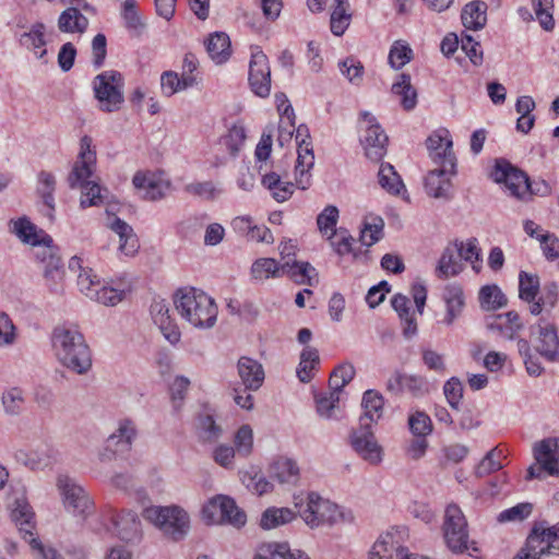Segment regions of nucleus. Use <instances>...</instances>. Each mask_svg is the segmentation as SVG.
Wrapping results in <instances>:
<instances>
[{
	"label": "nucleus",
	"mask_w": 559,
	"mask_h": 559,
	"mask_svg": "<svg viewBox=\"0 0 559 559\" xmlns=\"http://www.w3.org/2000/svg\"><path fill=\"white\" fill-rule=\"evenodd\" d=\"M51 342L56 357L62 366L78 374H84L91 369L90 347L76 328L67 325L55 328Z\"/></svg>",
	"instance_id": "1"
},
{
	"label": "nucleus",
	"mask_w": 559,
	"mask_h": 559,
	"mask_svg": "<svg viewBox=\"0 0 559 559\" xmlns=\"http://www.w3.org/2000/svg\"><path fill=\"white\" fill-rule=\"evenodd\" d=\"M177 312L189 324L198 329L214 326L217 319V305L214 299L195 288L178 289L174 297Z\"/></svg>",
	"instance_id": "2"
},
{
	"label": "nucleus",
	"mask_w": 559,
	"mask_h": 559,
	"mask_svg": "<svg viewBox=\"0 0 559 559\" xmlns=\"http://www.w3.org/2000/svg\"><path fill=\"white\" fill-rule=\"evenodd\" d=\"M142 515L173 542L182 540L190 531V516L179 506H152L145 508Z\"/></svg>",
	"instance_id": "3"
},
{
	"label": "nucleus",
	"mask_w": 559,
	"mask_h": 559,
	"mask_svg": "<svg viewBox=\"0 0 559 559\" xmlns=\"http://www.w3.org/2000/svg\"><path fill=\"white\" fill-rule=\"evenodd\" d=\"M442 530L445 544L451 551L468 555L478 551L477 543L469 540L467 521L457 504L450 503L445 508Z\"/></svg>",
	"instance_id": "4"
},
{
	"label": "nucleus",
	"mask_w": 559,
	"mask_h": 559,
	"mask_svg": "<svg viewBox=\"0 0 559 559\" xmlns=\"http://www.w3.org/2000/svg\"><path fill=\"white\" fill-rule=\"evenodd\" d=\"M295 507L298 508L299 515L311 528L324 524L332 525L342 518L335 503L323 499L316 492H309L306 500L295 497Z\"/></svg>",
	"instance_id": "5"
},
{
	"label": "nucleus",
	"mask_w": 559,
	"mask_h": 559,
	"mask_svg": "<svg viewBox=\"0 0 559 559\" xmlns=\"http://www.w3.org/2000/svg\"><path fill=\"white\" fill-rule=\"evenodd\" d=\"M123 85L122 74L115 70L95 76L93 90L102 111L115 112L121 108L124 102Z\"/></svg>",
	"instance_id": "6"
},
{
	"label": "nucleus",
	"mask_w": 559,
	"mask_h": 559,
	"mask_svg": "<svg viewBox=\"0 0 559 559\" xmlns=\"http://www.w3.org/2000/svg\"><path fill=\"white\" fill-rule=\"evenodd\" d=\"M202 518L206 524H230L241 527L247 522L246 513L235 500L223 495L211 498L202 508Z\"/></svg>",
	"instance_id": "7"
},
{
	"label": "nucleus",
	"mask_w": 559,
	"mask_h": 559,
	"mask_svg": "<svg viewBox=\"0 0 559 559\" xmlns=\"http://www.w3.org/2000/svg\"><path fill=\"white\" fill-rule=\"evenodd\" d=\"M12 520L19 527L23 538L29 543L32 549L37 551L41 559H60V555L55 549L45 548L35 537L33 531L35 530V514L29 503L21 498L16 499L13 504Z\"/></svg>",
	"instance_id": "8"
},
{
	"label": "nucleus",
	"mask_w": 559,
	"mask_h": 559,
	"mask_svg": "<svg viewBox=\"0 0 559 559\" xmlns=\"http://www.w3.org/2000/svg\"><path fill=\"white\" fill-rule=\"evenodd\" d=\"M533 559H542L546 555H559V522L547 526L545 523H536L526 538L522 548Z\"/></svg>",
	"instance_id": "9"
},
{
	"label": "nucleus",
	"mask_w": 559,
	"mask_h": 559,
	"mask_svg": "<svg viewBox=\"0 0 559 559\" xmlns=\"http://www.w3.org/2000/svg\"><path fill=\"white\" fill-rule=\"evenodd\" d=\"M360 130L364 132L361 144L366 156L373 162L381 160L386 153L388 136L368 111L360 114Z\"/></svg>",
	"instance_id": "10"
},
{
	"label": "nucleus",
	"mask_w": 559,
	"mask_h": 559,
	"mask_svg": "<svg viewBox=\"0 0 559 559\" xmlns=\"http://www.w3.org/2000/svg\"><path fill=\"white\" fill-rule=\"evenodd\" d=\"M57 487L62 496L63 506L69 512L74 515L86 516L93 511L92 499L84 488L72 478L60 475L57 479Z\"/></svg>",
	"instance_id": "11"
},
{
	"label": "nucleus",
	"mask_w": 559,
	"mask_h": 559,
	"mask_svg": "<svg viewBox=\"0 0 559 559\" xmlns=\"http://www.w3.org/2000/svg\"><path fill=\"white\" fill-rule=\"evenodd\" d=\"M491 178L498 183H504L510 194L525 199L531 193L528 177L525 173L511 165L506 159H498L491 171Z\"/></svg>",
	"instance_id": "12"
},
{
	"label": "nucleus",
	"mask_w": 559,
	"mask_h": 559,
	"mask_svg": "<svg viewBox=\"0 0 559 559\" xmlns=\"http://www.w3.org/2000/svg\"><path fill=\"white\" fill-rule=\"evenodd\" d=\"M559 444L556 439H545L534 447L536 464L527 469L526 479L542 478L543 473L555 476L559 474L557 452Z\"/></svg>",
	"instance_id": "13"
},
{
	"label": "nucleus",
	"mask_w": 559,
	"mask_h": 559,
	"mask_svg": "<svg viewBox=\"0 0 559 559\" xmlns=\"http://www.w3.org/2000/svg\"><path fill=\"white\" fill-rule=\"evenodd\" d=\"M96 152L92 148V138L84 135L80 141V153L68 177L69 186L80 188L87 181L95 180Z\"/></svg>",
	"instance_id": "14"
},
{
	"label": "nucleus",
	"mask_w": 559,
	"mask_h": 559,
	"mask_svg": "<svg viewBox=\"0 0 559 559\" xmlns=\"http://www.w3.org/2000/svg\"><path fill=\"white\" fill-rule=\"evenodd\" d=\"M249 84L255 95L260 97L269 96L271 91V70L266 55L258 47L251 51Z\"/></svg>",
	"instance_id": "15"
},
{
	"label": "nucleus",
	"mask_w": 559,
	"mask_h": 559,
	"mask_svg": "<svg viewBox=\"0 0 559 559\" xmlns=\"http://www.w3.org/2000/svg\"><path fill=\"white\" fill-rule=\"evenodd\" d=\"M532 344L546 360L559 361V337L554 324L542 321L533 328Z\"/></svg>",
	"instance_id": "16"
},
{
	"label": "nucleus",
	"mask_w": 559,
	"mask_h": 559,
	"mask_svg": "<svg viewBox=\"0 0 559 559\" xmlns=\"http://www.w3.org/2000/svg\"><path fill=\"white\" fill-rule=\"evenodd\" d=\"M112 524L114 533L123 542L135 543L142 537L141 521L136 513L130 510L111 509L107 514Z\"/></svg>",
	"instance_id": "17"
},
{
	"label": "nucleus",
	"mask_w": 559,
	"mask_h": 559,
	"mask_svg": "<svg viewBox=\"0 0 559 559\" xmlns=\"http://www.w3.org/2000/svg\"><path fill=\"white\" fill-rule=\"evenodd\" d=\"M132 183L142 193V198L148 201H157L165 198L170 189L169 180L163 174L154 171L135 173Z\"/></svg>",
	"instance_id": "18"
},
{
	"label": "nucleus",
	"mask_w": 559,
	"mask_h": 559,
	"mask_svg": "<svg viewBox=\"0 0 559 559\" xmlns=\"http://www.w3.org/2000/svg\"><path fill=\"white\" fill-rule=\"evenodd\" d=\"M350 444L359 456L371 465H378L382 461L383 450L378 443L370 427H361L354 430L350 436Z\"/></svg>",
	"instance_id": "19"
},
{
	"label": "nucleus",
	"mask_w": 559,
	"mask_h": 559,
	"mask_svg": "<svg viewBox=\"0 0 559 559\" xmlns=\"http://www.w3.org/2000/svg\"><path fill=\"white\" fill-rule=\"evenodd\" d=\"M388 391L394 394L408 393L419 399L430 391L427 379L418 374L395 371L386 381Z\"/></svg>",
	"instance_id": "20"
},
{
	"label": "nucleus",
	"mask_w": 559,
	"mask_h": 559,
	"mask_svg": "<svg viewBox=\"0 0 559 559\" xmlns=\"http://www.w3.org/2000/svg\"><path fill=\"white\" fill-rule=\"evenodd\" d=\"M429 156L436 164L443 167H455V156L452 151V139L449 130L439 129L432 132L426 141Z\"/></svg>",
	"instance_id": "21"
},
{
	"label": "nucleus",
	"mask_w": 559,
	"mask_h": 559,
	"mask_svg": "<svg viewBox=\"0 0 559 559\" xmlns=\"http://www.w3.org/2000/svg\"><path fill=\"white\" fill-rule=\"evenodd\" d=\"M43 242L44 246L38 248L35 254L44 264V275L49 283L50 289L56 290L57 285L63 277V264L56 249L50 246L52 239L47 236L43 238Z\"/></svg>",
	"instance_id": "22"
},
{
	"label": "nucleus",
	"mask_w": 559,
	"mask_h": 559,
	"mask_svg": "<svg viewBox=\"0 0 559 559\" xmlns=\"http://www.w3.org/2000/svg\"><path fill=\"white\" fill-rule=\"evenodd\" d=\"M296 142H297V164L295 167L296 174L300 175V179H297V182L301 186L302 189H306L308 185V177L304 181V176L312 168L314 164V155L311 146V141L309 139L308 129L304 126L297 128L296 133Z\"/></svg>",
	"instance_id": "23"
},
{
	"label": "nucleus",
	"mask_w": 559,
	"mask_h": 559,
	"mask_svg": "<svg viewBox=\"0 0 559 559\" xmlns=\"http://www.w3.org/2000/svg\"><path fill=\"white\" fill-rule=\"evenodd\" d=\"M454 174V168L443 167L430 170L425 178V189L428 195L440 199L450 197L451 181L450 176Z\"/></svg>",
	"instance_id": "24"
},
{
	"label": "nucleus",
	"mask_w": 559,
	"mask_h": 559,
	"mask_svg": "<svg viewBox=\"0 0 559 559\" xmlns=\"http://www.w3.org/2000/svg\"><path fill=\"white\" fill-rule=\"evenodd\" d=\"M138 429L131 419H121L117 430L106 441V448L112 452L128 451L136 438Z\"/></svg>",
	"instance_id": "25"
},
{
	"label": "nucleus",
	"mask_w": 559,
	"mask_h": 559,
	"mask_svg": "<svg viewBox=\"0 0 559 559\" xmlns=\"http://www.w3.org/2000/svg\"><path fill=\"white\" fill-rule=\"evenodd\" d=\"M442 299L445 304V314L441 323L450 326L462 314L465 306L462 287L459 285H448L444 288Z\"/></svg>",
	"instance_id": "26"
},
{
	"label": "nucleus",
	"mask_w": 559,
	"mask_h": 559,
	"mask_svg": "<svg viewBox=\"0 0 559 559\" xmlns=\"http://www.w3.org/2000/svg\"><path fill=\"white\" fill-rule=\"evenodd\" d=\"M108 227L119 236V250L127 257H133L139 248V239L133 228L119 217L110 218Z\"/></svg>",
	"instance_id": "27"
},
{
	"label": "nucleus",
	"mask_w": 559,
	"mask_h": 559,
	"mask_svg": "<svg viewBox=\"0 0 559 559\" xmlns=\"http://www.w3.org/2000/svg\"><path fill=\"white\" fill-rule=\"evenodd\" d=\"M238 374L246 390L255 391L264 381V370L260 362L249 357H241L237 364Z\"/></svg>",
	"instance_id": "28"
},
{
	"label": "nucleus",
	"mask_w": 559,
	"mask_h": 559,
	"mask_svg": "<svg viewBox=\"0 0 559 559\" xmlns=\"http://www.w3.org/2000/svg\"><path fill=\"white\" fill-rule=\"evenodd\" d=\"M361 405L364 407V415L359 419V425L361 427H371L382 416L384 400L378 392L368 390L364 393Z\"/></svg>",
	"instance_id": "29"
},
{
	"label": "nucleus",
	"mask_w": 559,
	"mask_h": 559,
	"mask_svg": "<svg viewBox=\"0 0 559 559\" xmlns=\"http://www.w3.org/2000/svg\"><path fill=\"white\" fill-rule=\"evenodd\" d=\"M282 267V275L286 274L297 284L313 286L318 283L316 269L308 262L286 260Z\"/></svg>",
	"instance_id": "30"
},
{
	"label": "nucleus",
	"mask_w": 559,
	"mask_h": 559,
	"mask_svg": "<svg viewBox=\"0 0 559 559\" xmlns=\"http://www.w3.org/2000/svg\"><path fill=\"white\" fill-rule=\"evenodd\" d=\"M254 559H309V557L300 550H292L287 543H267L259 548Z\"/></svg>",
	"instance_id": "31"
},
{
	"label": "nucleus",
	"mask_w": 559,
	"mask_h": 559,
	"mask_svg": "<svg viewBox=\"0 0 559 559\" xmlns=\"http://www.w3.org/2000/svg\"><path fill=\"white\" fill-rule=\"evenodd\" d=\"M391 304L403 323L404 336L407 338L414 336L417 333V323L414 312L411 310L409 299L404 295L397 294L392 298Z\"/></svg>",
	"instance_id": "32"
},
{
	"label": "nucleus",
	"mask_w": 559,
	"mask_h": 559,
	"mask_svg": "<svg viewBox=\"0 0 559 559\" xmlns=\"http://www.w3.org/2000/svg\"><path fill=\"white\" fill-rule=\"evenodd\" d=\"M270 476L280 484L295 485L299 480V467L295 461L281 457L271 465Z\"/></svg>",
	"instance_id": "33"
},
{
	"label": "nucleus",
	"mask_w": 559,
	"mask_h": 559,
	"mask_svg": "<svg viewBox=\"0 0 559 559\" xmlns=\"http://www.w3.org/2000/svg\"><path fill=\"white\" fill-rule=\"evenodd\" d=\"M461 19L467 29H481L487 22V4L478 0L467 3L462 11Z\"/></svg>",
	"instance_id": "34"
},
{
	"label": "nucleus",
	"mask_w": 559,
	"mask_h": 559,
	"mask_svg": "<svg viewBox=\"0 0 559 559\" xmlns=\"http://www.w3.org/2000/svg\"><path fill=\"white\" fill-rule=\"evenodd\" d=\"M205 45L211 59L217 64L224 63L230 57V39L223 32L210 35Z\"/></svg>",
	"instance_id": "35"
},
{
	"label": "nucleus",
	"mask_w": 559,
	"mask_h": 559,
	"mask_svg": "<svg viewBox=\"0 0 559 559\" xmlns=\"http://www.w3.org/2000/svg\"><path fill=\"white\" fill-rule=\"evenodd\" d=\"M87 26V17L76 8H68L60 14L58 20V28L63 33L82 34L86 31Z\"/></svg>",
	"instance_id": "36"
},
{
	"label": "nucleus",
	"mask_w": 559,
	"mask_h": 559,
	"mask_svg": "<svg viewBox=\"0 0 559 559\" xmlns=\"http://www.w3.org/2000/svg\"><path fill=\"white\" fill-rule=\"evenodd\" d=\"M378 182L390 194L401 195L402 192H405V186L400 175L389 163L381 164L378 171Z\"/></svg>",
	"instance_id": "37"
},
{
	"label": "nucleus",
	"mask_w": 559,
	"mask_h": 559,
	"mask_svg": "<svg viewBox=\"0 0 559 559\" xmlns=\"http://www.w3.org/2000/svg\"><path fill=\"white\" fill-rule=\"evenodd\" d=\"M121 16L128 31L134 35L140 36L145 27L143 17L139 11L136 0H124L121 9Z\"/></svg>",
	"instance_id": "38"
},
{
	"label": "nucleus",
	"mask_w": 559,
	"mask_h": 559,
	"mask_svg": "<svg viewBox=\"0 0 559 559\" xmlns=\"http://www.w3.org/2000/svg\"><path fill=\"white\" fill-rule=\"evenodd\" d=\"M392 93L401 98L405 110H412L417 104V92L411 83V76L402 73L400 80L392 85Z\"/></svg>",
	"instance_id": "39"
},
{
	"label": "nucleus",
	"mask_w": 559,
	"mask_h": 559,
	"mask_svg": "<svg viewBox=\"0 0 559 559\" xmlns=\"http://www.w3.org/2000/svg\"><path fill=\"white\" fill-rule=\"evenodd\" d=\"M282 264L272 258L257 259L251 265V276L255 281H266L282 276Z\"/></svg>",
	"instance_id": "40"
},
{
	"label": "nucleus",
	"mask_w": 559,
	"mask_h": 559,
	"mask_svg": "<svg viewBox=\"0 0 559 559\" xmlns=\"http://www.w3.org/2000/svg\"><path fill=\"white\" fill-rule=\"evenodd\" d=\"M295 516V512L289 508H267L262 513L260 525L264 530H272L292 522Z\"/></svg>",
	"instance_id": "41"
},
{
	"label": "nucleus",
	"mask_w": 559,
	"mask_h": 559,
	"mask_svg": "<svg viewBox=\"0 0 559 559\" xmlns=\"http://www.w3.org/2000/svg\"><path fill=\"white\" fill-rule=\"evenodd\" d=\"M197 84L195 79L189 76L182 78L174 71H166L160 76V86L164 95L173 96L174 94L192 87Z\"/></svg>",
	"instance_id": "42"
},
{
	"label": "nucleus",
	"mask_w": 559,
	"mask_h": 559,
	"mask_svg": "<svg viewBox=\"0 0 559 559\" xmlns=\"http://www.w3.org/2000/svg\"><path fill=\"white\" fill-rule=\"evenodd\" d=\"M455 253L456 249L452 246H448L443 250L436 269V275L439 278L443 280L450 276H455L461 272L462 266L460 261L456 259Z\"/></svg>",
	"instance_id": "43"
},
{
	"label": "nucleus",
	"mask_w": 559,
	"mask_h": 559,
	"mask_svg": "<svg viewBox=\"0 0 559 559\" xmlns=\"http://www.w3.org/2000/svg\"><path fill=\"white\" fill-rule=\"evenodd\" d=\"M262 183L278 202H284L290 198L294 192L292 182L283 181L276 173H270L263 176Z\"/></svg>",
	"instance_id": "44"
},
{
	"label": "nucleus",
	"mask_w": 559,
	"mask_h": 559,
	"mask_svg": "<svg viewBox=\"0 0 559 559\" xmlns=\"http://www.w3.org/2000/svg\"><path fill=\"white\" fill-rule=\"evenodd\" d=\"M479 302L485 310H497L504 307L508 299L497 285H486L479 290Z\"/></svg>",
	"instance_id": "45"
},
{
	"label": "nucleus",
	"mask_w": 559,
	"mask_h": 559,
	"mask_svg": "<svg viewBox=\"0 0 559 559\" xmlns=\"http://www.w3.org/2000/svg\"><path fill=\"white\" fill-rule=\"evenodd\" d=\"M320 362L319 353L316 348L307 346L302 349L300 354V362L297 368V376L301 382H309L313 374L312 370Z\"/></svg>",
	"instance_id": "46"
},
{
	"label": "nucleus",
	"mask_w": 559,
	"mask_h": 559,
	"mask_svg": "<svg viewBox=\"0 0 559 559\" xmlns=\"http://www.w3.org/2000/svg\"><path fill=\"white\" fill-rule=\"evenodd\" d=\"M275 102L277 111L281 116L280 121V132L283 134L285 131L289 138L293 135V130L290 128H294L295 123V114L292 105L289 104V100L287 99L286 95L283 93L275 95ZM283 135H280V139H282Z\"/></svg>",
	"instance_id": "47"
},
{
	"label": "nucleus",
	"mask_w": 559,
	"mask_h": 559,
	"mask_svg": "<svg viewBox=\"0 0 559 559\" xmlns=\"http://www.w3.org/2000/svg\"><path fill=\"white\" fill-rule=\"evenodd\" d=\"M504 450L496 447L490 450L477 465L475 473L478 477H484L490 473L497 472L503 467L502 461L506 459Z\"/></svg>",
	"instance_id": "48"
},
{
	"label": "nucleus",
	"mask_w": 559,
	"mask_h": 559,
	"mask_svg": "<svg viewBox=\"0 0 559 559\" xmlns=\"http://www.w3.org/2000/svg\"><path fill=\"white\" fill-rule=\"evenodd\" d=\"M44 34L45 25L37 23L31 28L28 33H24L21 36V44L24 47L34 50L38 58H43L46 55V49L43 48L46 44Z\"/></svg>",
	"instance_id": "49"
},
{
	"label": "nucleus",
	"mask_w": 559,
	"mask_h": 559,
	"mask_svg": "<svg viewBox=\"0 0 559 559\" xmlns=\"http://www.w3.org/2000/svg\"><path fill=\"white\" fill-rule=\"evenodd\" d=\"M414 57L413 49L404 40H395L389 51L388 62L391 68L399 70Z\"/></svg>",
	"instance_id": "50"
},
{
	"label": "nucleus",
	"mask_w": 559,
	"mask_h": 559,
	"mask_svg": "<svg viewBox=\"0 0 559 559\" xmlns=\"http://www.w3.org/2000/svg\"><path fill=\"white\" fill-rule=\"evenodd\" d=\"M338 221V210L334 205H328L317 217V225L320 233L328 236V239L336 237V224Z\"/></svg>",
	"instance_id": "51"
},
{
	"label": "nucleus",
	"mask_w": 559,
	"mask_h": 559,
	"mask_svg": "<svg viewBox=\"0 0 559 559\" xmlns=\"http://www.w3.org/2000/svg\"><path fill=\"white\" fill-rule=\"evenodd\" d=\"M1 402L7 414L19 415L25 402L24 392L16 386L9 388L2 393Z\"/></svg>",
	"instance_id": "52"
},
{
	"label": "nucleus",
	"mask_w": 559,
	"mask_h": 559,
	"mask_svg": "<svg viewBox=\"0 0 559 559\" xmlns=\"http://www.w3.org/2000/svg\"><path fill=\"white\" fill-rule=\"evenodd\" d=\"M539 290V278L536 275L521 272L519 275V295L526 302L535 300Z\"/></svg>",
	"instance_id": "53"
},
{
	"label": "nucleus",
	"mask_w": 559,
	"mask_h": 559,
	"mask_svg": "<svg viewBox=\"0 0 559 559\" xmlns=\"http://www.w3.org/2000/svg\"><path fill=\"white\" fill-rule=\"evenodd\" d=\"M235 225L239 228H247L250 239L258 242L273 243L274 237L271 230L265 226L251 225L249 217H238L235 219Z\"/></svg>",
	"instance_id": "54"
},
{
	"label": "nucleus",
	"mask_w": 559,
	"mask_h": 559,
	"mask_svg": "<svg viewBox=\"0 0 559 559\" xmlns=\"http://www.w3.org/2000/svg\"><path fill=\"white\" fill-rule=\"evenodd\" d=\"M39 191L43 197L44 205L47 209L46 215L52 219V212L55 210L52 192L55 190V177L46 171H41L38 176Z\"/></svg>",
	"instance_id": "55"
},
{
	"label": "nucleus",
	"mask_w": 559,
	"mask_h": 559,
	"mask_svg": "<svg viewBox=\"0 0 559 559\" xmlns=\"http://www.w3.org/2000/svg\"><path fill=\"white\" fill-rule=\"evenodd\" d=\"M533 10L540 26L545 31H551L555 26L554 0H533Z\"/></svg>",
	"instance_id": "56"
},
{
	"label": "nucleus",
	"mask_w": 559,
	"mask_h": 559,
	"mask_svg": "<svg viewBox=\"0 0 559 559\" xmlns=\"http://www.w3.org/2000/svg\"><path fill=\"white\" fill-rule=\"evenodd\" d=\"M499 320H501V322L497 324V329L504 338H514L522 329L520 317L515 311H509L503 316H499Z\"/></svg>",
	"instance_id": "57"
},
{
	"label": "nucleus",
	"mask_w": 559,
	"mask_h": 559,
	"mask_svg": "<svg viewBox=\"0 0 559 559\" xmlns=\"http://www.w3.org/2000/svg\"><path fill=\"white\" fill-rule=\"evenodd\" d=\"M384 222L381 217H372L371 222H365L360 233V241L364 246L370 247L382 237Z\"/></svg>",
	"instance_id": "58"
},
{
	"label": "nucleus",
	"mask_w": 559,
	"mask_h": 559,
	"mask_svg": "<svg viewBox=\"0 0 559 559\" xmlns=\"http://www.w3.org/2000/svg\"><path fill=\"white\" fill-rule=\"evenodd\" d=\"M185 192L203 200H214L221 194V190L212 181H197L185 186Z\"/></svg>",
	"instance_id": "59"
},
{
	"label": "nucleus",
	"mask_w": 559,
	"mask_h": 559,
	"mask_svg": "<svg viewBox=\"0 0 559 559\" xmlns=\"http://www.w3.org/2000/svg\"><path fill=\"white\" fill-rule=\"evenodd\" d=\"M355 368L353 365L345 362L337 366L330 376L329 386L330 390H341L354 378Z\"/></svg>",
	"instance_id": "60"
},
{
	"label": "nucleus",
	"mask_w": 559,
	"mask_h": 559,
	"mask_svg": "<svg viewBox=\"0 0 559 559\" xmlns=\"http://www.w3.org/2000/svg\"><path fill=\"white\" fill-rule=\"evenodd\" d=\"M408 427L415 437H427L432 432L430 417L421 411H416L408 417Z\"/></svg>",
	"instance_id": "61"
},
{
	"label": "nucleus",
	"mask_w": 559,
	"mask_h": 559,
	"mask_svg": "<svg viewBox=\"0 0 559 559\" xmlns=\"http://www.w3.org/2000/svg\"><path fill=\"white\" fill-rule=\"evenodd\" d=\"M82 189L81 206H96L103 202L102 188L96 180L87 181L80 187Z\"/></svg>",
	"instance_id": "62"
},
{
	"label": "nucleus",
	"mask_w": 559,
	"mask_h": 559,
	"mask_svg": "<svg viewBox=\"0 0 559 559\" xmlns=\"http://www.w3.org/2000/svg\"><path fill=\"white\" fill-rule=\"evenodd\" d=\"M350 20L352 14L348 12V9L333 7L330 19L331 32L335 36H342L348 28Z\"/></svg>",
	"instance_id": "63"
},
{
	"label": "nucleus",
	"mask_w": 559,
	"mask_h": 559,
	"mask_svg": "<svg viewBox=\"0 0 559 559\" xmlns=\"http://www.w3.org/2000/svg\"><path fill=\"white\" fill-rule=\"evenodd\" d=\"M78 285L80 290L92 299L96 296L97 288L102 286V283L92 270H82L78 276Z\"/></svg>",
	"instance_id": "64"
}]
</instances>
